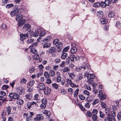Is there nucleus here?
Segmentation results:
<instances>
[{
    "label": "nucleus",
    "instance_id": "obj_1",
    "mask_svg": "<svg viewBox=\"0 0 121 121\" xmlns=\"http://www.w3.org/2000/svg\"><path fill=\"white\" fill-rule=\"evenodd\" d=\"M9 96L11 99H18L19 98V95L14 93H10L9 95Z\"/></svg>",
    "mask_w": 121,
    "mask_h": 121
},
{
    "label": "nucleus",
    "instance_id": "obj_2",
    "mask_svg": "<svg viewBox=\"0 0 121 121\" xmlns=\"http://www.w3.org/2000/svg\"><path fill=\"white\" fill-rule=\"evenodd\" d=\"M66 81L67 83L69 84L70 86L72 88L77 87L78 86V85H76L75 84L72 82L71 79H67Z\"/></svg>",
    "mask_w": 121,
    "mask_h": 121
},
{
    "label": "nucleus",
    "instance_id": "obj_3",
    "mask_svg": "<svg viewBox=\"0 0 121 121\" xmlns=\"http://www.w3.org/2000/svg\"><path fill=\"white\" fill-rule=\"evenodd\" d=\"M18 13V8H16L11 11L10 13V14L12 16H14Z\"/></svg>",
    "mask_w": 121,
    "mask_h": 121
},
{
    "label": "nucleus",
    "instance_id": "obj_4",
    "mask_svg": "<svg viewBox=\"0 0 121 121\" xmlns=\"http://www.w3.org/2000/svg\"><path fill=\"white\" fill-rule=\"evenodd\" d=\"M31 26L28 23L25 24L22 27V29L26 31L29 30Z\"/></svg>",
    "mask_w": 121,
    "mask_h": 121
},
{
    "label": "nucleus",
    "instance_id": "obj_5",
    "mask_svg": "<svg viewBox=\"0 0 121 121\" xmlns=\"http://www.w3.org/2000/svg\"><path fill=\"white\" fill-rule=\"evenodd\" d=\"M45 85L43 83H40L37 84V87L39 90H43L45 88Z\"/></svg>",
    "mask_w": 121,
    "mask_h": 121
},
{
    "label": "nucleus",
    "instance_id": "obj_6",
    "mask_svg": "<svg viewBox=\"0 0 121 121\" xmlns=\"http://www.w3.org/2000/svg\"><path fill=\"white\" fill-rule=\"evenodd\" d=\"M39 30H38L37 31H36L34 33L33 31H31L29 32V34H30V35L31 36L33 35V36L36 37L38 36L39 31Z\"/></svg>",
    "mask_w": 121,
    "mask_h": 121
},
{
    "label": "nucleus",
    "instance_id": "obj_7",
    "mask_svg": "<svg viewBox=\"0 0 121 121\" xmlns=\"http://www.w3.org/2000/svg\"><path fill=\"white\" fill-rule=\"evenodd\" d=\"M84 75L85 76L87 77V79L88 80L93 79L95 78V76L93 74H89L87 73H85Z\"/></svg>",
    "mask_w": 121,
    "mask_h": 121
},
{
    "label": "nucleus",
    "instance_id": "obj_8",
    "mask_svg": "<svg viewBox=\"0 0 121 121\" xmlns=\"http://www.w3.org/2000/svg\"><path fill=\"white\" fill-rule=\"evenodd\" d=\"M44 92L45 94L47 95H49L51 92V89L49 87H45L44 89Z\"/></svg>",
    "mask_w": 121,
    "mask_h": 121
},
{
    "label": "nucleus",
    "instance_id": "obj_9",
    "mask_svg": "<svg viewBox=\"0 0 121 121\" xmlns=\"http://www.w3.org/2000/svg\"><path fill=\"white\" fill-rule=\"evenodd\" d=\"M28 37V34L27 33H26L24 34H21L20 35V39L21 40H22L26 38H27Z\"/></svg>",
    "mask_w": 121,
    "mask_h": 121
},
{
    "label": "nucleus",
    "instance_id": "obj_10",
    "mask_svg": "<svg viewBox=\"0 0 121 121\" xmlns=\"http://www.w3.org/2000/svg\"><path fill=\"white\" fill-rule=\"evenodd\" d=\"M23 17V16L21 14L17 15L16 17V19L17 21H19L21 20Z\"/></svg>",
    "mask_w": 121,
    "mask_h": 121
},
{
    "label": "nucleus",
    "instance_id": "obj_11",
    "mask_svg": "<svg viewBox=\"0 0 121 121\" xmlns=\"http://www.w3.org/2000/svg\"><path fill=\"white\" fill-rule=\"evenodd\" d=\"M94 99V96L93 95H90L87 96L86 99L87 102H91Z\"/></svg>",
    "mask_w": 121,
    "mask_h": 121
},
{
    "label": "nucleus",
    "instance_id": "obj_12",
    "mask_svg": "<svg viewBox=\"0 0 121 121\" xmlns=\"http://www.w3.org/2000/svg\"><path fill=\"white\" fill-rule=\"evenodd\" d=\"M6 111H4L1 113V117L2 118L3 121H5L6 119V118L5 116L6 115Z\"/></svg>",
    "mask_w": 121,
    "mask_h": 121
},
{
    "label": "nucleus",
    "instance_id": "obj_13",
    "mask_svg": "<svg viewBox=\"0 0 121 121\" xmlns=\"http://www.w3.org/2000/svg\"><path fill=\"white\" fill-rule=\"evenodd\" d=\"M25 22V20L24 19H23L21 20L20 22L17 23V26L18 27H21Z\"/></svg>",
    "mask_w": 121,
    "mask_h": 121
},
{
    "label": "nucleus",
    "instance_id": "obj_14",
    "mask_svg": "<svg viewBox=\"0 0 121 121\" xmlns=\"http://www.w3.org/2000/svg\"><path fill=\"white\" fill-rule=\"evenodd\" d=\"M36 116L37 120L38 121L42 120L43 118V115L41 114H38Z\"/></svg>",
    "mask_w": 121,
    "mask_h": 121
},
{
    "label": "nucleus",
    "instance_id": "obj_15",
    "mask_svg": "<svg viewBox=\"0 0 121 121\" xmlns=\"http://www.w3.org/2000/svg\"><path fill=\"white\" fill-rule=\"evenodd\" d=\"M24 90L22 87H18L16 89L17 91L20 94H21Z\"/></svg>",
    "mask_w": 121,
    "mask_h": 121
},
{
    "label": "nucleus",
    "instance_id": "obj_16",
    "mask_svg": "<svg viewBox=\"0 0 121 121\" xmlns=\"http://www.w3.org/2000/svg\"><path fill=\"white\" fill-rule=\"evenodd\" d=\"M82 66L83 70L86 69H90L91 68L89 64L88 63H86L85 65H83Z\"/></svg>",
    "mask_w": 121,
    "mask_h": 121
},
{
    "label": "nucleus",
    "instance_id": "obj_17",
    "mask_svg": "<svg viewBox=\"0 0 121 121\" xmlns=\"http://www.w3.org/2000/svg\"><path fill=\"white\" fill-rule=\"evenodd\" d=\"M40 95L38 94H35L34 96V100H37L38 101H40Z\"/></svg>",
    "mask_w": 121,
    "mask_h": 121
},
{
    "label": "nucleus",
    "instance_id": "obj_18",
    "mask_svg": "<svg viewBox=\"0 0 121 121\" xmlns=\"http://www.w3.org/2000/svg\"><path fill=\"white\" fill-rule=\"evenodd\" d=\"M6 94L5 92L3 91H1L0 92V100H2L3 99V98L4 96L6 95Z\"/></svg>",
    "mask_w": 121,
    "mask_h": 121
},
{
    "label": "nucleus",
    "instance_id": "obj_19",
    "mask_svg": "<svg viewBox=\"0 0 121 121\" xmlns=\"http://www.w3.org/2000/svg\"><path fill=\"white\" fill-rule=\"evenodd\" d=\"M69 76L70 78L72 79H74L76 77L75 74L73 72H72L70 73H69Z\"/></svg>",
    "mask_w": 121,
    "mask_h": 121
},
{
    "label": "nucleus",
    "instance_id": "obj_20",
    "mask_svg": "<svg viewBox=\"0 0 121 121\" xmlns=\"http://www.w3.org/2000/svg\"><path fill=\"white\" fill-rule=\"evenodd\" d=\"M79 91V89H77L74 91L73 93L74 97H77Z\"/></svg>",
    "mask_w": 121,
    "mask_h": 121
},
{
    "label": "nucleus",
    "instance_id": "obj_21",
    "mask_svg": "<svg viewBox=\"0 0 121 121\" xmlns=\"http://www.w3.org/2000/svg\"><path fill=\"white\" fill-rule=\"evenodd\" d=\"M77 51V49L76 48L74 47H72L70 50L71 52L72 53H76Z\"/></svg>",
    "mask_w": 121,
    "mask_h": 121
},
{
    "label": "nucleus",
    "instance_id": "obj_22",
    "mask_svg": "<svg viewBox=\"0 0 121 121\" xmlns=\"http://www.w3.org/2000/svg\"><path fill=\"white\" fill-rule=\"evenodd\" d=\"M100 21L101 23L103 24L106 23L108 22L107 20L106 19L103 18L101 19Z\"/></svg>",
    "mask_w": 121,
    "mask_h": 121
},
{
    "label": "nucleus",
    "instance_id": "obj_23",
    "mask_svg": "<svg viewBox=\"0 0 121 121\" xmlns=\"http://www.w3.org/2000/svg\"><path fill=\"white\" fill-rule=\"evenodd\" d=\"M83 78L82 75L81 73H79L77 75L76 80L77 81H79L81 79Z\"/></svg>",
    "mask_w": 121,
    "mask_h": 121
},
{
    "label": "nucleus",
    "instance_id": "obj_24",
    "mask_svg": "<svg viewBox=\"0 0 121 121\" xmlns=\"http://www.w3.org/2000/svg\"><path fill=\"white\" fill-rule=\"evenodd\" d=\"M67 54L65 52H63L61 55V58L63 59H65L67 56Z\"/></svg>",
    "mask_w": 121,
    "mask_h": 121
},
{
    "label": "nucleus",
    "instance_id": "obj_25",
    "mask_svg": "<svg viewBox=\"0 0 121 121\" xmlns=\"http://www.w3.org/2000/svg\"><path fill=\"white\" fill-rule=\"evenodd\" d=\"M49 74L50 76L51 77H53L55 75V72L53 70H50L49 72Z\"/></svg>",
    "mask_w": 121,
    "mask_h": 121
},
{
    "label": "nucleus",
    "instance_id": "obj_26",
    "mask_svg": "<svg viewBox=\"0 0 121 121\" xmlns=\"http://www.w3.org/2000/svg\"><path fill=\"white\" fill-rule=\"evenodd\" d=\"M115 15V12L113 11H110L108 13V16L109 17H113Z\"/></svg>",
    "mask_w": 121,
    "mask_h": 121
},
{
    "label": "nucleus",
    "instance_id": "obj_27",
    "mask_svg": "<svg viewBox=\"0 0 121 121\" xmlns=\"http://www.w3.org/2000/svg\"><path fill=\"white\" fill-rule=\"evenodd\" d=\"M25 97L26 99L30 100L32 98V95L30 93H29L25 95Z\"/></svg>",
    "mask_w": 121,
    "mask_h": 121
},
{
    "label": "nucleus",
    "instance_id": "obj_28",
    "mask_svg": "<svg viewBox=\"0 0 121 121\" xmlns=\"http://www.w3.org/2000/svg\"><path fill=\"white\" fill-rule=\"evenodd\" d=\"M97 15L98 16L100 17H102L103 16V13L101 11H98L97 12Z\"/></svg>",
    "mask_w": 121,
    "mask_h": 121
},
{
    "label": "nucleus",
    "instance_id": "obj_29",
    "mask_svg": "<svg viewBox=\"0 0 121 121\" xmlns=\"http://www.w3.org/2000/svg\"><path fill=\"white\" fill-rule=\"evenodd\" d=\"M55 49V48L54 47H51L48 51L49 53H53L54 52Z\"/></svg>",
    "mask_w": 121,
    "mask_h": 121
},
{
    "label": "nucleus",
    "instance_id": "obj_30",
    "mask_svg": "<svg viewBox=\"0 0 121 121\" xmlns=\"http://www.w3.org/2000/svg\"><path fill=\"white\" fill-rule=\"evenodd\" d=\"M23 103V100L21 99H18L16 101V103L19 105H22Z\"/></svg>",
    "mask_w": 121,
    "mask_h": 121
},
{
    "label": "nucleus",
    "instance_id": "obj_31",
    "mask_svg": "<svg viewBox=\"0 0 121 121\" xmlns=\"http://www.w3.org/2000/svg\"><path fill=\"white\" fill-rule=\"evenodd\" d=\"M78 97L80 99L82 100H84L86 98L84 96L81 94H79L78 95Z\"/></svg>",
    "mask_w": 121,
    "mask_h": 121
},
{
    "label": "nucleus",
    "instance_id": "obj_32",
    "mask_svg": "<svg viewBox=\"0 0 121 121\" xmlns=\"http://www.w3.org/2000/svg\"><path fill=\"white\" fill-rule=\"evenodd\" d=\"M43 113L48 116H49L51 114V113L50 111H48L47 110H44L43 112Z\"/></svg>",
    "mask_w": 121,
    "mask_h": 121
},
{
    "label": "nucleus",
    "instance_id": "obj_33",
    "mask_svg": "<svg viewBox=\"0 0 121 121\" xmlns=\"http://www.w3.org/2000/svg\"><path fill=\"white\" fill-rule=\"evenodd\" d=\"M38 30H40L39 32H40L39 34V35L40 36H42L45 34V33L44 31L40 29H39Z\"/></svg>",
    "mask_w": 121,
    "mask_h": 121
},
{
    "label": "nucleus",
    "instance_id": "obj_34",
    "mask_svg": "<svg viewBox=\"0 0 121 121\" xmlns=\"http://www.w3.org/2000/svg\"><path fill=\"white\" fill-rule=\"evenodd\" d=\"M35 55L33 56V58L35 60H36L39 59V56L37 53L34 54Z\"/></svg>",
    "mask_w": 121,
    "mask_h": 121
},
{
    "label": "nucleus",
    "instance_id": "obj_35",
    "mask_svg": "<svg viewBox=\"0 0 121 121\" xmlns=\"http://www.w3.org/2000/svg\"><path fill=\"white\" fill-rule=\"evenodd\" d=\"M99 97L100 99L101 100H104L106 98V95L105 94H103L101 95Z\"/></svg>",
    "mask_w": 121,
    "mask_h": 121
},
{
    "label": "nucleus",
    "instance_id": "obj_36",
    "mask_svg": "<svg viewBox=\"0 0 121 121\" xmlns=\"http://www.w3.org/2000/svg\"><path fill=\"white\" fill-rule=\"evenodd\" d=\"M99 115L100 117L101 118H103L105 116V114L102 111H100L99 112Z\"/></svg>",
    "mask_w": 121,
    "mask_h": 121
},
{
    "label": "nucleus",
    "instance_id": "obj_37",
    "mask_svg": "<svg viewBox=\"0 0 121 121\" xmlns=\"http://www.w3.org/2000/svg\"><path fill=\"white\" fill-rule=\"evenodd\" d=\"M101 105L102 108H105L106 106V103L102 101L101 102Z\"/></svg>",
    "mask_w": 121,
    "mask_h": 121
},
{
    "label": "nucleus",
    "instance_id": "obj_38",
    "mask_svg": "<svg viewBox=\"0 0 121 121\" xmlns=\"http://www.w3.org/2000/svg\"><path fill=\"white\" fill-rule=\"evenodd\" d=\"M30 51V52L34 54H36V53H37L36 49L33 48H31Z\"/></svg>",
    "mask_w": 121,
    "mask_h": 121
},
{
    "label": "nucleus",
    "instance_id": "obj_39",
    "mask_svg": "<svg viewBox=\"0 0 121 121\" xmlns=\"http://www.w3.org/2000/svg\"><path fill=\"white\" fill-rule=\"evenodd\" d=\"M104 2L106 6H109L111 4L110 0H105Z\"/></svg>",
    "mask_w": 121,
    "mask_h": 121
},
{
    "label": "nucleus",
    "instance_id": "obj_40",
    "mask_svg": "<svg viewBox=\"0 0 121 121\" xmlns=\"http://www.w3.org/2000/svg\"><path fill=\"white\" fill-rule=\"evenodd\" d=\"M44 76L47 78H49L50 77L49 74L47 71H45L44 74Z\"/></svg>",
    "mask_w": 121,
    "mask_h": 121
},
{
    "label": "nucleus",
    "instance_id": "obj_41",
    "mask_svg": "<svg viewBox=\"0 0 121 121\" xmlns=\"http://www.w3.org/2000/svg\"><path fill=\"white\" fill-rule=\"evenodd\" d=\"M70 70V69L67 67H65L63 69L62 71L64 72L65 73L66 72H67L69 71Z\"/></svg>",
    "mask_w": 121,
    "mask_h": 121
},
{
    "label": "nucleus",
    "instance_id": "obj_42",
    "mask_svg": "<svg viewBox=\"0 0 121 121\" xmlns=\"http://www.w3.org/2000/svg\"><path fill=\"white\" fill-rule=\"evenodd\" d=\"M100 3L99 2H97L94 3L93 4V6L95 7H98L100 6Z\"/></svg>",
    "mask_w": 121,
    "mask_h": 121
},
{
    "label": "nucleus",
    "instance_id": "obj_43",
    "mask_svg": "<svg viewBox=\"0 0 121 121\" xmlns=\"http://www.w3.org/2000/svg\"><path fill=\"white\" fill-rule=\"evenodd\" d=\"M83 93L84 95L87 96H89L90 94L89 92L86 90L84 91Z\"/></svg>",
    "mask_w": 121,
    "mask_h": 121
},
{
    "label": "nucleus",
    "instance_id": "obj_44",
    "mask_svg": "<svg viewBox=\"0 0 121 121\" xmlns=\"http://www.w3.org/2000/svg\"><path fill=\"white\" fill-rule=\"evenodd\" d=\"M51 44L50 43H48L44 44L43 45V48H47L50 46Z\"/></svg>",
    "mask_w": 121,
    "mask_h": 121
},
{
    "label": "nucleus",
    "instance_id": "obj_45",
    "mask_svg": "<svg viewBox=\"0 0 121 121\" xmlns=\"http://www.w3.org/2000/svg\"><path fill=\"white\" fill-rule=\"evenodd\" d=\"M52 86L53 88L55 89H57L58 87V85L55 83H54L52 84Z\"/></svg>",
    "mask_w": 121,
    "mask_h": 121
},
{
    "label": "nucleus",
    "instance_id": "obj_46",
    "mask_svg": "<svg viewBox=\"0 0 121 121\" xmlns=\"http://www.w3.org/2000/svg\"><path fill=\"white\" fill-rule=\"evenodd\" d=\"M52 38V36L51 35H49L48 36H47L46 38L45 39H44V40L45 41H49Z\"/></svg>",
    "mask_w": 121,
    "mask_h": 121
},
{
    "label": "nucleus",
    "instance_id": "obj_47",
    "mask_svg": "<svg viewBox=\"0 0 121 121\" xmlns=\"http://www.w3.org/2000/svg\"><path fill=\"white\" fill-rule=\"evenodd\" d=\"M27 80L25 78H23L21 80L20 83L21 84H25L27 82Z\"/></svg>",
    "mask_w": 121,
    "mask_h": 121
},
{
    "label": "nucleus",
    "instance_id": "obj_48",
    "mask_svg": "<svg viewBox=\"0 0 121 121\" xmlns=\"http://www.w3.org/2000/svg\"><path fill=\"white\" fill-rule=\"evenodd\" d=\"M32 106H35L36 107L38 106V104L36 103L34 101L30 102Z\"/></svg>",
    "mask_w": 121,
    "mask_h": 121
},
{
    "label": "nucleus",
    "instance_id": "obj_49",
    "mask_svg": "<svg viewBox=\"0 0 121 121\" xmlns=\"http://www.w3.org/2000/svg\"><path fill=\"white\" fill-rule=\"evenodd\" d=\"M99 101V100L98 99H95L92 103V104L93 105H96V104L98 103Z\"/></svg>",
    "mask_w": 121,
    "mask_h": 121
},
{
    "label": "nucleus",
    "instance_id": "obj_50",
    "mask_svg": "<svg viewBox=\"0 0 121 121\" xmlns=\"http://www.w3.org/2000/svg\"><path fill=\"white\" fill-rule=\"evenodd\" d=\"M116 26L117 28H120L121 26V23L119 21H117L116 22Z\"/></svg>",
    "mask_w": 121,
    "mask_h": 121
},
{
    "label": "nucleus",
    "instance_id": "obj_51",
    "mask_svg": "<svg viewBox=\"0 0 121 121\" xmlns=\"http://www.w3.org/2000/svg\"><path fill=\"white\" fill-rule=\"evenodd\" d=\"M7 110L8 114L9 115L11 111V108L10 106H8L7 108Z\"/></svg>",
    "mask_w": 121,
    "mask_h": 121
},
{
    "label": "nucleus",
    "instance_id": "obj_52",
    "mask_svg": "<svg viewBox=\"0 0 121 121\" xmlns=\"http://www.w3.org/2000/svg\"><path fill=\"white\" fill-rule=\"evenodd\" d=\"M70 48V47L69 46L66 47L63 50V52H67Z\"/></svg>",
    "mask_w": 121,
    "mask_h": 121
},
{
    "label": "nucleus",
    "instance_id": "obj_53",
    "mask_svg": "<svg viewBox=\"0 0 121 121\" xmlns=\"http://www.w3.org/2000/svg\"><path fill=\"white\" fill-rule=\"evenodd\" d=\"M117 119L119 120H120L121 119V112L120 111L117 115Z\"/></svg>",
    "mask_w": 121,
    "mask_h": 121
},
{
    "label": "nucleus",
    "instance_id": "obj_54",
    "mask_svg": "<svg viewBox=\"0 0 121 121\" xmlns=\"http://www.w3.org/2000/svg\"><path fill=\"white\" fill-rule=\"evenodd\" d=\"M35 82V81L34 80H32L30 82L29 85L30 86H32Z\"/></svg>",
    "mask_w": 121,
    "mask_h": 121
},
{
    "label": "nucleus",
    "instance_id": "obj_55",
    "mask_svg": "<svg viewBox=\"0 0 121 121\" xmlns=\"http://www.w3.org/2000/svg\"><path fill=\"white\" fill-rule=\"evenodd\" d=\"M27 106L29 109H30L31 107V105L30 102H28L26 104Z\"/></svg>",
    "mask_w": 121,
    "mask_h": 121
},
{
    "label": "nucleus",
    "instance_id": "obj_56",
    "mask_svg": "<svg viewBox=\"0 0 121 121\" xmlns=\"http://www.w3.org/2000/svg\"><path fill=\"white\" fill-rule=\"evenodd\" d=\"M14 6V5L13 4H9L6 6V8H13Z\"/></svg>",
    "mask_w": 121,
    "mask_h": 121
},
{
    "label": "nucleus",
    "instance_id": "obj_57",
    "mask_svg": "<svg viewBox=\"0 0 121 121\" xmlns=\"http://www.w3.org/2000/svg\"><path fill=\"white\" fill-rule=\"evenodd\" d=\"M34 41V39H28L27 41V43H32Z\"/></svg>",
    "mask_w": 121,
    "mask_h": 121
},
{
    "label": "nucleus",
    "instance_id": "obj_58",
    "mask_svg": "<svg viewBox=\"0 0 121 121\" xmlns=\"http://www.w3.org/2000/svg\"><path fill=\"white\" fill-rule=\"evenodd\" d=\"M61 78L60 76H58L57 78L56 81L57 82H60L61 81Z\"/></svg>",
    "mask_w": 121,
    "mask_h": 121
},
{
    "label": "nucleus",
    "instance_id": "obj_59",
    "mask_svg": "<svg viewBox=\"0 0 121 121\" xmlns=\"http://www.w3.org/2000/svg\"><path fill=\"white\" fill-rule=\"evenodd\" d=\"M70 59V58L69 57L67 58H66L65 61L66 64L67 65L69 64L70 63V61L69 60Z\"/></svg>",
    "mask_w": 121,
    "mask_h": 121
},
{
    "label": "nucleus",
    "instance_id": "obj_60",
    "mask_svg": "<svg viewBox=\"0 0 121 121\" xmlns=\"http://www.w3.org/2000/svg\"><path fill=\"white\" fill-rule=\"evenodd\" d=\"M97 116L96 114H93L92 116V118L94 121H95L97 119Z\"/></svg>",
    "mask_w": 121,
    "mask_h": 121
},
{
    "label": "nucleus",
    "instance_id": "obj_61",
    "mask_svg": "<svg viewBox=\"0 0 121 121\" xmlns=\"http://www.w3.org/2000/svg\"><path fill=\"white\" fill-rule=\"evenodd\" d=\"M9 88V86L7 85H4L2 87V89L3 90H6Z\"/></svg>",
    "mask_w": 121,
    "mask_h": 121
},
{
    "label": "nucleus",
    "instance_id": "obj_62",
    "mask_svg": "<svg viewBox=\"0 0 121 121\" xmlns=\"http://www.w3.org/2000/svg\"><path fill=\"white\" fill-rule=\"evenodd\" d=\"M46 104L42 103L40 105V107L41 108L44 109L46 107Z\"/></svg>",
    "mask_w": 121,
    "mask_h": 121
},
{
    "label": "nucleus",
    "instance_id": "obj_63",
    "mask_svg": "<svg viewBox=\"0 0 121 121\" xmlns=\"http://www.w3.org/2000/svg\"><path fill=\"white\" fill-rule=\"evenodd\" d=\"M57 47V48H60L63 46V44L62 43L60 42L58 43L56 45Z\"/></svg>",
    "mask_w": 121,
    "mask_h": 121
},
{
    "label": "nucleus",
    "instance_id": "obj_64",
    "mask_svg": "<svg viewBox=\"0 0 121 121\" xmlns=\"http://www.w3.org/2000/svg\"><path fill=\"white\" fill-rule=\"evenodd\" d=\"M35 70V69L34 67H31L29 69V71L30 73H31L34 72Z\"/></svg>",
    "mask_w": 121,
    "mask_h": 121
}]
</instances>
